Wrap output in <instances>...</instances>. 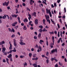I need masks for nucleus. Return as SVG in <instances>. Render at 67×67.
<instances>
[{"mask_svg":"<svg viewBox=\"0 0 67 67\" xmlns=\"http://www.w3.org/2000/svg\"><path fill=\"white\" fill-rule=\"evenodd\" d=\"M52 40L53 41V43L52 42H51L50 44V46H51V48H53V45H54V36H53L52 37Z\"/></svg>","mask_w":67,"mask_h":67,"instance_id":"f257e3e1","label":"nucleus"},{"mask_svg":"<svg viewBox=\"0 0 67 67\" xmlns=\"http://www.w3.org/2000/svg\"><path fill=\"white\" fill-rule=\"evenodd\" d=\"M46 13H49V15L51 18L52 16V14L51 13V11H50V9H48H48L47 8L46 9Z\"/></svg>","mask_w":67,"mask_h":67,"instance_id":"f03ea898","label":"nucleus"},{"mask_svg":"<svg viewBox=\"0 0 67 67\" xmlns=\"http://www.w3.org/2000/svg\"><path fill=\"white\" fill-rule=\"evenodd\" d=\"M39 48L40 50L39 49H38L37 50V52H40H40H41V51H42V47L40 46H39Z\"/></svg>","mask_w":67,"mask_h":67,"instance_id":"7ed1b4c3","label":"nucleus"},{"mask_svg":"<svg viewBox=\"0 0 67 67\" xmlns=\"http://www.w3.org/2000/svg\"><path fill=\"white\" fill-rule=\"evenodd\" d=\"M18 23L17 22H15L14 23H13L12 24V25L13 26H15V25H16Z\"/></svg>","mask_w":67,"mask_h":67,"instance_id":"20e7f679","label":"nucleus"},{"mask_svg":"<svg viewBox=\"0 0 67 67\" xmlns=\"http://www.w3.org/2000/svg\"><path fill=\"white\" fill-rule=\"evenodd\" d=\"M57 49H53V50H52L51 51V52L52 53H55V52L56 53H57Z\"/></svg>","mask_w":67,"mask_h":67,"instance_id":"39448f33","label":"nucleus"},{"mask_svg":"<svg viewBox=\"0 0 67 67\" xmlns=\"http://www.w3.org/2000/svg\"><path fill=\"white\" fill-rule=\"evenodd\" d=\"M45 18L47 20L49 19V16L48 15H45Z\"/></svg>","mask_w":67,"mask_h":67,"instance_id":"423d86ee","label":"nucleus"},{"mask_svg":"<svg viewBox=\"0 0 67 67\" xmlns=\"http://www.w3.org/2000/svg\"><path fill=\"white\" fill-rule=\"evenodd\" d=\"M32 2L34 3V1H33V0H30V5H32V4H33Z\"/></svg>","mask_w":67,"mask_h":67,"instance_id":"0eeeda50","label":"nucleus"},{"mask_svg":"<svg viewBox=\"0 0 67 67\" xmlns=\"http://www.w3.org/2000/svg\"><path fill=\"white\" fill-rule=\"evenodd\" d=\"M5 48L4 47H3L2 48V52L3 53H4V52H5Z\"/></svg>","mask_w":67,"mask_h":67,"instance_id":"6e6552de","label":"nucleus"},{"mask_svg":"<svg viewBox=\"0 0 67 67\" xmlns=\"http://www.w3.org/2000/svg\"><path fill=\"white\" fill-rule=\"evenodd\" d=\"M5 44V42L4 41H3L0 42V45H2V44Z\"/></svg>","mask_w":67,"mask_h":67,"instance_id":"1a4fd4ad","label":"nucleus"},{"mask_svg":"<svg viewBox=\"0 0 67 67\" xmlns=\"http://www.w3.org/2000/svg\"><path fill=\"white\" fill-rule=\"evenodd\" d=\"M20 44L21 45H25V43H24L23 42H20Z\"/></svg>","mask_w":67,"mask_h":67,"instance_id":"9d476101","label":"nucleus"},{"mask_svg":"<svg viewBox=\"0 0 67 67\" xmlns=\"http://www.w3.org/2000/svg\"><path fill=\"white\" fill-rule=\"evenodd\" d=\"M12 54H10L9 55H8L7 56L8 58H11L12 57Z\"/></svg>","mask_w":67,"mask_h":67,"instance_id":"9b49d317","label":"nucleus"},{"mask_svg":"<svg viewBox=\"0 0 67 67\" xmlns=\"http://www.w3.org/2000/svg\"><path fill=\"white\" fill-rule=\"evenodd\" d=\"M35 23L36 24H38V20L36 19L35 20Z\"/></svg>","mask_w":67,"mask_h":67,"instance_id":"f8f14e48","label":"nucleus"},{"mask_svg":"<svg viewBox=\"0 0 67 67\" xmlns=\"http://www.w3.org/2000/svg\"><path fill=\"white\" fill-rule=\"evenodd\" d=\"M23 21L24 22H28V20H27V18H25V19H24Z\"/></svg>","mask_w":67,"mask_h":67,"instance_id":"ddd939ff","label":"nucleus"},{"mask_svg":"<svg viewBox=\"0 0 67 67\" xmlns=\"http://www.w3.org/2000/svg\"><path fill=\"white\" fill-rule=\"evenodd\" d=\"M44 41H43L42 40H40L39 43H40V44H42V43H44Z\"/></svg>","mask_w":67,"mask_h":67,"instance_id":"4468645a","label":"nucleus"},{"mask_svg":"<svg viewBox=\"0 0 67 67\" xmlns=\"http://www.w3.org/2000/svg\"><path fill=\"white\" fill-rule=\"evenodd\" d=\"M62 40V38H59V39L58 41H57L58 43V44L59 43V42H60V40Z\"/></svg>","mask_w":67,"mask_h":67,"instance_id":"2eb2a0df","label":"nucleus"},{"mask_svg":"<svg viewBox=\"0 0 67 67\" xmlns=\"http://www.w3.org/2000/svg\"><path fill=\"white\" fill-rule=\"evenodd\" d=\"M45 22H46V20L45 19H43V23L45 25H46V24H45Z\"/></svg>","mask_w":67,"mask_h":67,"instance_id":"dca6fc26","label":"nucleus"},{"mask_svg":"<svg viewBox=\"0 0 67 67\" xmlns=\"http://www.w3.org/2000/svg\"><path fill=\"white\" fill-rule=\"evenodd\" d=\"M41 33H40L38 35V38H41Z\"/></svg>","mask_w":67,"mask_h":67,"instance_id":"f3484780","label":"nucleus"},{"mask_svg":"<svg viewBox=\"0 0 67 67\" xmlns=\"http://www.w3.org/2000/svg\"><path fill=\"white\" fill-rule=\"evenodd\" d=\"M36 12H34L32 13V15H33V16H34L36 17Z\"/></svg>","mask_w":67,"mask_h":67,"instance_id":"a211bd4d","label":"nucleus"},{"mask_svg":"<svg viewBox=\"0 0 67 67\" xmlns=\"http://www.w3.org/2000/svg\"><path fill=\"white\" fill-rule=\"evenodd\" d=\"M23 29L24 30H27V28H26V26H24V27L23 28Z\"/></svg>","mask_w":67,"mask_h":67,"instance_id":"6ab92c4d","label":"nucleus"},{"mask_svg":"<svg viewBox=\"0 0 67 67\" xmlns=\"http://www.w3.org/2000/svg\"><path fill=\"white\" fill-rule=\"evenodd\" d=\"M4 16H2V19H5L6 18V15H4Z\"/></svg>","mask_w":67,"mask_h":67,"instance_id":"aec40b11","label":"nucleus"},{"mask_svg":"<svg viewBox=\"0 0 67 67\" xmlns=\"http://www.w3.org/2000/svg\"><path fill=\"white\" fill-rule=\"evenodd\" d=\"M18 20L19 22V23H21V21H20V18L19 17H18Z\"/></svg>","mask_w":67,"mask_h":67,"instance_id":"412c9836","label":"nucleus"},{"mask_svg":"<svg viewBox=\"0 0 67 67\" xmlns=\"http://www.w3.org/2000/svg\"><path fill=\"white\" fill-rule=\"evenodd\" d=\"M12 16L13 18H16V15L15 14H14V15H12Z\"/></svg>","mask_w":67,"mask_h":67,"instance_id":"4be33fe9","label":"nucleus"},{"mask_svg":"<svg viewBox=\"0 0 67 67\" xmlns=\"http://www.w3.org/2000/svg\"><path fill=\"white\" fill-rule=\"evenodd\" d=\"M6 62L7 63H8V64H9V59L8 58H7L6 59Z\"/></svg>","mask_w":67,"mask_h":67,"instance_id":"5701e85b","label":"nucleus"},{"mask_svg":"<svg viewBox=\"0 0 67 67\" xmlns=\"http://www.w3.org/2000/svg\"><path fill=\"white\" fill-rule=\"evenodd\" d=\"M33 66L35 67H37V65L35 63L33 64Z\"/></svg>","mask_w":67,"mask_h":67,"instance_id":"b1692460","label":"nucleus"},{"mask_svg":"<svg viewBox=\"0 0 67 67\" xmlns=\"http://www.w3.org/2000/svg\"><path fill=\"white\" fill-rule=\"evenodd\" d=\"M47 22H48L49 24H51V20L49 19H47Z\"/></svg>","mask_w":67,"mask_h":67,"instance_id":"393cba45","label":"nucleus"},{"mask_svg":"<svg viewBox=\"0 0 67 67\" xmlns=\"http://www.w3.org/2000/svg\"><path fill=\"white\" fill-rule=\"evenodd\" d=\"M47 30H46V29L44 28L43 30H42V32H47Z\"/></svg>","mask_w":67,"mask_h":67,"instance_id":"a878e982","label":"nucleus"},{"mask_svg":"<svg viewBox=\"0 0 67 67\" xmlns=\"http://www.w3.org/2000/svg\"><path fill=\"white\" fill-rule=\"evenodd\" d=\"M55 57L54 58H51V61H52V62L54 61V60H55Z\"/></svg>","mask_w":67,"mask_h":67,"instance_id":"bb28decb","label":"nucleus"},{"mask_svg":"<svg viewBox=\"0 0 67 67\" xmlns=\"http://www.w3.org/2000/svg\"><path fill=\"white\" fill-rule=\"evenodd\" d=\"M51 20L52 22V23H53L54 24H55V21H53V20H52V19H51Z\"/></svg>","mask_w":67,"mask_h":67,"instance_id":"cd10ccee","label":"nucleus"},{"mask_svg":"<svg viewBox=\"0 0 67 67\" xmlns=\"http://www.w3.org/2000/svg\"><path fill=\"white\" fill-rule=\"evenodd\" d=\"M60 33V32L59 31L58 32V36L59 37L60 36V34H59Z\"/></svg>","mask_w":67,"mask_h":67,"instance_id":"c85d7f7f","label":"nucleus"},{"mask_svg":"<svg viewBox=\"0 0 67 67\" xmlns=\"http://www.w3.org/2000/svg\"><path fill=\"white\" fill-rule=\"evenodd\" d=\"M32 54L31 53H30L29 54V56L30 57H31V56H32Z\"/></svg>","mask_w":67,"mask_h":67,"instance_id":"c756f323","label":"nucleus"},{"mask_svg":"<svg viewBox=\"0 0 67 67\" xmlns=\"http://www.w3.org/2000/svg\"><path fill=\"white\" fill-rule=\"evenodd\" d=\"M50 34L51 35V34H54V32H53V31H52V32H49Z\"/></svg>","mask_w":67,"mask_h":67,"instance_id":"7c9ffc66","label":"nucleus"},{"mask_svg":"<svg viewBox=\"0 0 67 67\" xmlns=\"http://www.w3.org/2000/svg\"><path fill=\"white\" fill-rule=\"evenodd\" d=\"M12 45H10V47H9V49H11L12 48Z\"/></svg>","mask_w":67,"mask_h":67,"instance_id":"2f4dec72","label":"nucleus"},{"mask_svg":"<svg viewBox=\"0 0 67 67\" xmlns=\"http://www.w3.org/2000/svg\"><path fill=\"white\" fill-rule=\"evenodd\" d=\"M39 31L40 33H42V31H43V30H42L41 29H39Z\"/></svg>","mask_w":67,"mask_h":67,"instance_id":"473e14b6","label":"nucleus"},{"mask_svg":"<svg viewBox=\"0 0 67 67\" xmlns=\"http://www.w3.org/2000/svg\"><path fill=\"white\" fill-rule=\"evenodd\" d=\"M24 57V55H20V58H23Z\"/></svg>","mask_w":67,"mask_h":67,"instance_id":"72a5a7b5","label":"nucleus"},{"mask_svg":"<svg viewBox=\"0 0 67 67\" xmlns=\"http://www.w3.org/2000/svg\"><path fill=\"white\" fill-rule=\"evenodd\" d=\"M39 27L42 29H43V26L42 25L39 26Z\"/></svg>","mask_w":67,"mask_h":67,"instance_id":"f704fd0d","label":"nucleus"},{"mask_svg":"<svg viewBox=\"0 0 67 67\" xmlns=\"http://www.w3.org/2000/svg\"><path fill=\"white\" fill-rule=\"evenodd\" d=\"M42 3H43V4H45L46 5H47V4H46V2H44V1H43L42 2Z\"/></svg>","mask_w":67,"mask_h":67,"instance_id":"c9c22d12","label":"nucleus"},{"mask_svg":"<svg viewBox=\"0 0 67 67\" xmlns=\"http://www.w3.org/2000/svg\"><path fill=\"white\" fill-rule=\"evenodd\" d=\"M54 7H57V4H56V3H54Z\"/></svg>","mask_w":67,"mask_h":67,"instance_id":"e433bc0d","label":"nucleus"},{"mask_svg":"<svg viewBox=\"0 0 67 67\" xmlns=\"http://www.w3.org/2000/svg\"><path fill=\"white\" fill-rule=\"evenodd\" d=\"M27 64L26 63V62H25V63L24 64V66H27Z\"/></svg>","mask_w":67,"mask_h":67,"instance_id":"4c0bfd02","label":"nucleus"},{"mask_svg":"<svg viewBox=\"0 0 67 67\" xmlns=\"http://www.w3.org/2000/svg\"><path fill=\"white\" fill-rule=\"evenodd\" d=\"M26 9L27 11H31V10H30V9L28 7H27Z\"/></svg>","mask_w":67,"mask_h":67,"instance_id":"58836bf2","label":"nucleus"},{"mask_svg":"<svg viewBox=\"0 0 67 67\" xmlns=\"http://www.w3.org/2000/svg\"><path fill=\"white\" fill-rule=\"evenodd\" d=\"M12 32H15V30H14V29H13V28L12 29Z\"/></svg>","mask_w":67,"mask_h":67,"instance_id":"ea45409f","label":"nucleus"},{"mask_svg":"<svg viewBox=\"0 0 67 67\" xmlns=\"http://www.w3.org/2000/svg\"><path fill=\"white\" fill-rule=\"evenodd\" d=\"M36 57V54H34L33 55V57L34 58H35Z\"/></svg>","mask_w":67,"mask_h":67,"instance_id":"a19ab883","label":"nucleus"},{"mask_svg":"<svg viewBox=\"0 0 67 67\" xmlns=\"http://www.w3.org/2000/svg\"><path fill=\"white\" fill-rule=\"evenodd\" d=\"M57 26L58 29H59V28H60V25H59V24H57Z\"/></svg>","mask_w":67,"mask_h":67,"instance_id":"79ce46f5","label":"nucleus"},{"mask_svg":"<svg viewBox=\"0 0 67 67\" xmlns=\"http://www.w3.org/2000/svg\"><path fill=\"white\" fill-rule=\"evenodd\" d=\"M8 30L9 32H12V30H11V29L10 28H9Z\"/></svg>","mask_w":67,"mask_h":67,"instance_id":"37998d69","label":"nucleus"},{"mask_svg":"<svg viewBox=\"0 0 67 67\" xmlns=\"http://www.w3.org/2000/svg\"><path fill=\"white\" fill-rule=\"evenodd\" d=\"M59 65H60V66H62L63 65V64L61 63L60 62H59Z\"/></svg>","mask_w":67,"mask_h":67,"instance_id":"c03bdc74","label":"nucleus"},{"mask_svg":"<svg viewBox=\"0 0 67 67\" xmlns=\"http://www.w3.org/2000/svg\"><path fill=\"white\" fill-rule=\"evenodd\" d=\"M5 5H6V6H8V4L7 2H5Z\"/></svg>","mask_w":67,"mask_h":67,"instance_id":"a18cd8bd","label":"nucleus"},{"mask_svg":"<svg viewBox=\"0 0 67 67\" xmlns=\"http://www.w3.org/2000/svg\"><path fill=\"white\" fill-rule=\"evenodd\" d=\"M61 46H65V43H63L62 44Z\"/></svg>","mask_w":67,"mask_h":67,"instance_id":"49530a36","label":"nucleus"},{"mask_svg":"<svg viewBox=\"0 0 67 67\" xmlns=\"http://www.w3.org/2000/svg\"><path fill=\"white\" fill-rule=\"evenodd\" d=\"M16 50L15 49L13 50H12V52H16Z\"/></svg>","mask_w":67,"mask_h":67,"instance_id":"de8ad7c7","label":"nucleus"},{"mask_svg":"<svg viewBox=\"0 0 67 67\" xmlns=\"http://www.w3.org/2000/svg\"><path fill=\"white\" fill-rule=\"evenodd\" d=\"M46 62L47 64H48V63H49V60H48V59H47L46 60Z\"/></svg>","mask_w":67,"mask_h":67,"instance_id":"09e8293b","label":"nucleus"},{"mask_svg":"<svg viewBox=\"0 0 67 67\" xmlns=\"http://www.w3.org/2000/svg\"><path fill=\"white\" fill-rule=\"evenodd\" d=\"M59 22H60V23H61V24H62V19H60L59 20Z\"/></svg>","mask_w":67,"mask_h":67,"instance_id":"8fccbe9b","label":"nucleus"},{"mask_svg":"<svg viewBox=\"0 0 67 67\" xmlns=\"http://www.w3.org/2000/svg\"><path fill=\"white\" fill-rule=\"evenodd\" d=\"M64 10L65 11V13H66V8H64Z\"/></svg>","mask_w":67,"mask_h":67,"instance_id":"3c124183","label":"nucleus"},{"mask_svg":"<svg viewBox=\"0 0 67 67\" xmlns=\"http://www.w3.org/2000/svg\"><path fill=\"white\" fill-rule=\"evenodd\" d=\"M15 37V35H14L13 34L12 35V36L11 37H12V38H13V37Z\"/></svg>","mask_w":67,"mask_h":67,"instance_id":"603ef678","label":"nucleus"},{"mask_svg":"<svg viewBox=\"0 0 67 67\" xmlns=\"http://www.w3.org/2000/svg\"><path fill=\"white\" fill-rule=\"evenodd\" d=\"M3 63H5L6 62V61H5V59H4L3 60Z\"/></svg>","mask_w":67,"mask_h":67,"instance_id":"864d4df0","label":"nucleus"},{"mask_svg":"<svg viewBox=\"0 0 67 67\" xmlns=\"http://www.w3.org/2000/svg\"><path fill=\"white\" fill-rule=\"evenodd\" d=\"M23 6H24V7H25V5H26V4H25V3H23Z\"/></svg>","mask_w":67,"mask_h":67,"instance_id":"5fc2aeb1","label":"nucleus"},{"mask_svg":"<svg viewBox=\"0 0 67 67\" xmlns=\"http://www.w3.org/2000/svg\"><path fill=\"white\" fill-rule=\"evenodd\" d=\"M14 46H16V42L14 43Z\"/></svg>","mask_w":67,"mask_h":67,"instance_id":"6e6d98bb","label":"nucleus"},{"mask_svg":"<svg viewBox=\"0 0 67 67\" xmlns=\"http://www.w3.org/2000/svg\"><path fill=\"white\" fill-rule=\"evenodd\" d=\"M57 2L58 3H59L60 2V0H57Z\"/></svg>","mask_w":67,"mask_h":67,"instance_id":"4d7b16f0","label":"nucleus"},{"mask_svg":"<svg viewBox=\"0 0 67 67\" xmlns=\"http://www.w3.org/2000/svg\"><path fill=\"white\" fill-rule=\"evenodd\" d=\"M42 11L43 12H44V8H42Z\"/></svg>","mask_w":67,"mask_h":67,"instance_id":"13d9d810","label":"nucleus"},{"mask_svg":"<svg viewBox=\"0 0 67 67\" xmlns=\"http://www.w3.org/2000/svg\"><path fill=\"white\" fill-rule=\"evenodd\" d=\"M34 38L35 40H36V39H37V37L36 36H34Z\"/></svg>","mask_w":67,"mask_h":67,"instance_id":"bf43d9fd","label":"nucleus"},{"mask_svg":"<svg viewBox=\"0 0 67 67\" xmlns=\"http://www.w3.org/2000/svg\"><path fill=\"white\" fill-rule=\"evenodd\" d=\"M31 51L32 52H33L34 51V48H32L31 49Z\"/></svg>","mask_w":67,"mask_h":67,"instance_id":"052dcab7","label":"nucleus"},{"mask_svg":"<svg viewBox=\"0 0 67 67\" xmlns=\"http://www.w3.org/2000/svg\"><path fill=\"white\" fill-rule=\"evenodd\" d=\"M30 19H32V17H29L28 18V19H29V21H30Z\"/></svg>","mask_w":67,"mask_h":67,"instance_id":"680f3d73","label":"nucleus"},{"mask_svg":"<svg viewBox=\"0 0 67 67\" xmlns=\"http://www.w3.org/2000/svg\"><path fill=\"white\" fill-rule=\"evenodd\" d=\"M10 58V61H13V60L12 59V57L10 58Z\"/></svg>","mask_w":67,"mask_h":67,"instance_id":"e2e57ef3","label":"nucleus"},{"mask_svg":"<svg viewBox=\"0 0 67 67\" xmlns=\"http://www.w3.org/2000/svg\"><path fill=\"white\" fill-rule=\"evenodd\" d=\"M65 18H66V16L65 15L62 16V18H63V19H65Z\"/></svg>","mask_w":67,"mask_h":67,"instance_id":"0e129e2a","label":"nucleus"},{"mask_svg":"<svg viewBox=\"0 0 67 67\" xmlns=\"http://www.w3.org/2000/svg\"><path fill=\"white\" fill-rule=\"evenodd\" d=\"M32 23V21H31L29 22V24L30 25H31V23Z\"/></svg>","mask_w":67,"mask_h":67,"instance_id":"69168bd1","label":"nucleus"},{"mask_svg":"<svg viewBox=\"0 0 67 67\" xmlns=\"http://www.w3.org/2000/svg\"><path fill=\"white\" fill-rule=\"evenodd\" d=\"M54 33L55 34H57V32L56 31H55Z\"/></svg>","mask_w":67,"mask_h":67,"instance_id":"338daca9","label":"nucleus"},{"mask_svg":"<svg viewBox=\"0 0 67 67\" xmlns=\"http://www.w3.org/2000/svg\"><path fill=\"white\" fill-rule=\"evenodd\" d=\"M41 56L42 57L44 58L45 57V55H42Z\"/></svg>","mask_w":67,"mask_h":67,"instance_id":"774afa93","label":"nucleus"}]
</instances>
